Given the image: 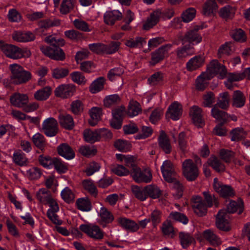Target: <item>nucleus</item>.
Segmentation results:
<instances>
[{
  "label": "nucleus",
  "mask_w": 250,
  "mask_h": 250,
  "mask_svg": "<svg viewBox=\"0 0 250 250\" xmlns=\"http://www.w3.org/2000/svg\"><path fill=\"white\" fill-rule=\"evenodd\" d=\"M140 104L134 100H131L127 109L124 106H121L112 110L113 119L110 122L111 126L115 129L121 128L123 121L125 117L128 116L133 117L139 114L141 111Z\"/></svg>",
  "instance_id": "obj_1"
},
{
  "label": "nucleus",
  "mask_w": 250,
  "mask_h": 250,
  "mask_svg": "<svg viewBox=\"0 0 250 250\" xmlns=\"http://www.w3.org/2000/svg\"><path fill=\"white\" fill-rule=\"evenodd\" d=\"M38 160L40 165L44 168H54L59 173H64L67 170V167L60 158L42 154L39 156Z\"/></svg>",
  "instance_id": "obj_2"
},
{
  "label": "nucleus",
  "mask_w": 250,
  "mask_h": 250,
  "mask_svg": "<svg viewBox=\"0 0 250 250\" xmlns=\"http://www.w3.org/2000/svg\"><path fill=\"white\" fill-rule=\"evenodd\" d=\"M11 104L16 107L22 108L26 112H30L34 111L38 108V104L36 103L28 104V97L24 94L15 93L12 94L10 98Z\"/></svg>",
  "instance_id": "obj_3"
},
{
  "label": "nucleus",
  "mask_w": 250,
  "mask_h": 250,
  "mask_svg": "<svg viewBox=\"0 0 250 250\" xmlns=\"http://www.w3.org/2000/svg\"><path fill=\"white\" fill-rule=\"evenodd\" d=\"M2 52L7 57L13 59L29 57L30 51L26 48H20L17 46L5 43L2 48Z\"/></svg>",
  "instance_id": "obj_4"
},
{
  "label": "nucleus",
  "mask_w": 250,
  "mask_h": 250,
  "mask_svg": "<svg viewBox=\"0 0 250 250\" xmlns=\"http://www.w3.org/2000/svg\"><path fill=\"white\" fill-rule=\"evenodd\" d=\"M201 164V162L199 158L196 160L195 164L191 159H186L183 162V173L188 181H194L198 177L199 170L197 165Z\"/></svg>",
  "instance_id": "obj_5"
},
{
  "label": "nucleus",
  "mask_w": 250,
  "mask_h": 250,
  "mask_svg": "<svg viewBox=\"0 0 250 250\" xmlns=\"http://www.w3.org/2000/svg\"><path fill=\"white\" fill-rule=\"evenodd\" d=\"M84 140L88 143L93 144L99 141L101 137L110 139L112 137V133L108 129L103 128L99 130L85 129L83 132Z\"/></svg>",
  "instance_id": "obj_6"
},
{
  "label": "nucleus",
  "mask_w": 250,
  "mask_h": 250,
  "mask_svg": "<svg viewBox=\"0 0 250 250\" xmlns=\"http://www.w3.org/2000/svg\"><path fill=\"white\" fill-rule=\"evenodd\" d=\"M202 29V26L195 25L188 29L183 36H180L179 39L183 44L188 42L193 46L194 42L197 44L202 41V36L198 32L200 29Z\"/></svg>",
  "instance_id": "obj_7"
},
{
  "label": "nucleus",
  "mask_w": 250,
  "mask_h": 250,
  "mask_svg": "<svg viewBox=\"0 0 250 250\" xmlns=\"http://www.w3.org/2000/svg\"><path fill=\"white\" fill-rule=\"evenodd\" d=\"M116 158L131 168V176L138 183H141V168L135 163L134 158L132 156H125L121 154H116Z\"/></svg>",
  "instance_id": "obj_8"
},
{
  "label": "nucleus",
  "mask_w": 250,
  "mask_h": 250,
  "mask_svg": "<svg viewBox=\"0 0 250 250\" xmlns=\"http://www.w3.org/2000/svg\"><path fill=\"white\" fill-rule=\"evenodd\" d=\"M79 228L89 237L95 240H101L104 238V232L98 225L83 224L80 226Z\"/></svg>",
  "instance_id": "obj_9"
},
{
  "label": "nucleus",
  "mask_w": 250,
  "mask_h": 250,
  "mask_svg": "<svg viewBox=\"0 0 250 250\" xmlns=\"http://www.w3.org/2000/svg\"><path fill=\"white\" fill-rule=\"evenodd\" d=\"M40 50L42 53L51 59L57 61H63L65 58V55L63 50L57 45L51 46H41Z\"/></svg>",
  "instance_id": "obj_10"
},
{
  "label": "nucleus",
  "mask_w": 250,
  "mask_h": 250,
  "mask_svg": "<svg viewBox=\"0 0 250 250\" xmlns=\"http://www.w3.org/2000/svg\"><path fill=\"white\" fill-rule=\"evenodd\" d=\"M207 72L212 77L218 75L221 78H224L226 77L229 78L226 67L220 63L218 60H212L207 67Z\"/></svg>",
  "instance_id": "obj_11"
},
{
  "label": "nucleus",
  "mask_w": 250,
  "mask_h": 250,
  "mask_svg": "<svg viewBox=\"0 0 250 250\" xmlns=\"http://www.w3.org/2000/svg\"><path fill=\"white\" fill-rule=\"evenodd\" d=\"M216 226L220 230L229 231V215L225 209L220 210L216 215Z\"/></svg>",
  "instance_id": "obj_12"
},
{
  "label": "nucleus",
  "mask_w": 250,
  "mask_h": 250,
  "mask_svg": "<svg viewBox=\"0 0 250 250\" xmlns=\"http://www.w3.org/2000/svg\"><path fill=\"white\" fill-rule=\"evenodd\" d=\"M172 44H166L161 46L154 52L151 53V60L150 63L154 65L156 63L164 60L165 56L167 55L168 51L172 47Z\"/></svg>",
  "instance_id": "obj_13"
},
{
  "label": "nucleus",
  "mask_w": 250,
  "mask_h": 250,
  "mask_svg": "<svg viewBox=\"0 0 250 250\" xmlns=\"http://www.w3.org/2000/svg\"><path fill=\"white\" fill-rule=\"evenodd\" d=\"M42 126L44 133L48 137L55 136L58 133V123L53 118L46 119L43 121Z\"/></svg>",
  "instance_id": "obj_14"
},
{
  "label": "nucleus",
  "mask_w": 250,
  "mask_h": 250,
  "mask_svg": "<svg viewBox=\"0 0 250 250\" xmlns=\"http://www.w3.org/2000/svg\"><path fill=\"white\" fill-rule=\"evenodd\" d=\"M164 179L167 182L172 181L177 177V174L172 163L169 160L165 161L161 167Z\"/></svg>",
  "instance_id": "obj_15"
},
{
  "label": "nucleus",
  "mask_w": 250,
  "mask_h": 250,
  "mask_svg": "<svg viewBox=\"0 0 250 250\" xmlns=\"http://www.w3.org/2000/svg\"><path fill=\"white\" fill-rule=\"evenodd\" d=\"M213 188L220 195L224 197H231L234 195L233 189L230 186L224 185L217 178L213 180Z\"/></svg>",
  "instance_id": "obj_16"
},
{
  "label": "nucleus",
  "mask_w": 250,
  "mask_h": 250,
  "mask_svg": "<svg viewBox=\"0 0 250 250\" xmlns=\"http://www.w3.org/2000/svg\"><path fill=\"white\" fill-rule=\"evenodd\" d=\"M158 143L159 147L166 153L169 154L172 150V146L170 139L166 132L161 130L158 138Z\"/></svg>",
  "instance_id": "obj_17"
},
{
  "label": "nucleus",
  "mask_w": 250,
  "mask_h": 250,
  "mask_svg": "<svg viewBox=\"0 0 250 250\" xmlns=\"http://www.w3.org/2000/svg\"><path fill=\"white\" fill-rule=\"evenodd\" d=\"M189 115L195 125L201 127L204 124L203 119V111L199 106L193 105L191 107Z\"/></svg>",
  "instance_id": "obj_18"
},
{
  "label": "nucleus",
  "mask_w": 250,
  "mask_h": 250,
  "mask_svg": "<svg viewBox=\"0 0 250 250\" xmlns=\"http://www.w3.org/2000/svg\"><path fill=\"white\" fill-rule=\"evenodd\" d=\"M75 91V86L72 84H62L58 87L55 94L57 97L62 98H68L72 96Z\"/></svg>",
  "instance_id": "obj_19"
},
{
  "label": "nucleus",
  "mask_w": 250,
  "mask_h": 250,
  "mask_svg": "<svg viewBox=\"0 0 250 250\" xmlns=\"http://www.w3.org/2000/svg\"><path fill=\"white\" fill-rule=\"evenodd\" d=\"M9 69L14 78H31V73L25 70L20 65L14 63L9 65Z\"/></svg>",
  "instance_id": "obj_20"
},
{
  "label": "nucleus",
  "mask_w": 250,
  "mask_h": 250,
  "mask_svg": "<svg viewBox=\"0 0 250 250\" xmlns=\"http://www.w3.org/2000/svg\"><path fill=\"white\" fill-rule=\"evenodd\" d=\"M192 199L193 201L192 207L194 212L199 216L205 215L208 207L202 200L201 197H193Z\"/></svg>",
  "instance_id": "obj_21"
},
{
  "label": "nucleus",
  "mask_w": 250,
  "mask_h": 250,
  "mask_svg": "<svg viewBox=\"0 0 250 250\" xmlns=\"http://www.w3.org/2000/svg\"><path fill=\"white\" fill-rule=\"evenodd\" d=\"M182 113V106L177 102L172 103L168 107L166 115H169L170 118L173 120L176 121L179 119Z\"/></svg>",
  "instance_id": "obj_22"
},
{
  "label": "nucleus",
  "mask_w": 250,
  "mask_h": 250,
  "mask_svg": "<svg viewBox=\"0 0 250 250\" xmlns=\"http://www.w3.org/2000/svg\"><path fill=\"white\" fill-rule=\"evenodd\" d=\"M57 151L59 155L68 160L73 159L75 156L71 147L65 143L62 144L58 146Z\"/></svg>",
  "instance_id": "obj_23"
},
{
  "label": "nucleus",
  "mask_w": 250,
  "mask_h": 250,
  "mask_svg": "<svg viewBox=\"0 0 250 250\" xmlns=\"http://www.w3.org/2000/svg\"><path fill=\"white\" fill-rule=\"evenodd\" d=\"M162 15V12L160 9H157L151 13L149 18L147 19L146 22L143 25L144 29L148 30L156 25L159 21Z\"/></svg>",
  "instance_id": "obj_24"
},
{
  "label": "nucleus",
  "mask_w": 250,
  "mask_h": 250,
  "mask_svg": "<svg viewBox=\"0 0 250 250\" xmlns=\"http://www.w3.org/2000/svg\"><path fill=\"white\" fill-rule=\"evenodd\" d=\"M59 120L61 125L66 129L71 130L75 126L73 118L70 114H60Z\"/></svg>",
  "instance_id": "obj_25"
},
{
  "label": "nucleus",
  "mask_w": 250,
  "mask_h": 250,
  "mask_svg": "<svg viewBox=\"0 0 250 250\" xmlns=\"http://www.w3.org/2000/svg\"><path fill=\"white\" fill-rule=\"evenodd\" d=\"M122 18V14L118 10L107 11L104 14V21L108 25H113L115 21L120 20Z\"/></svg>",
  "instance_id": "obj_26"
},
{
  "label": "nucleus",
  "mask_w": 250,
  "mask_h": 250,
  "mask_svg": "<svg viewBox=\"0 0 250 250\" xmlns=\"http://www.w3.org/2000/svg\"><path fill=\"white\" fill-rule=\"evenodd\" d=\"M12 37L14 40L19 42H31L35 39L34 34L30 32H15L13 34Z\"/></svg>",
  "instance_id": "obj_27"
},
{
  "label": "nucleus",
  "mask_w": 250,
  "mask_h": 250,
  "mask_svg": "<svg viewBox=\"0 0 250 250\" xmlns=\"http://www.w3.org/2000/svg\"><path fill=\"white\" fill-rule=\"evenodd\" d=\"M205 62L203 57L198 55L190 59L187 63L186 67L189 71L195 70L201 67Z\"/></svg>",
  "instance_id": "obj_28"
},
{
  "label": "nucleus",
  "mask_w": 250,
  "mask_h": 250,
  "mask_svg": "<svg viewBox=\"0 0 250 250\" xmlns=\"http://www.w3.org/2000/svg\"><path fill=\"white\" fill-rule=\"evenodd\" d=\"M176 52L177 57L179 59H182L193 54L194 48L192 44H185L182 47H178Z\"/></svg>",
  "instance_id": "obj_29"
},
{
  "label": "nucleus",
  "mask_w": 250,
  "mask_h": 250,
  "mask_svg": "<svg viewBox=\"0 0 250 250\" xmlns=\"http://www.w3.org/2000/svg\"><path fill=\"white\" fill-rule=\"evenodd\" d=\"M246 103V97L240 90L234 91L232 95V106L237 108L243 107Z\"/></svg>",
  "instance_id": "obj_30"
},
{
  "label": "nucleus",
  "mask_w": 250,
  "mask_h": 250,
  "mask_svg": "<svg viewBox=\"0 0 250 250\" xmlns=\"http://www.w3.org/2000/svg\"><path fill=\"white\" fill-rule=\"evenodd\" d=\"M118 223L125 229L131 231H135L139 228L138 225L134 221L125 217H119L118 219Z\"/></svg>",
  "instance_id": "obj_31"
},
{
  "label": "nucleus",
  "mask_w": 250,
  "mask_h": 250,
  "mask_svg": "<svg viewBox=\"0 0 250 250\" xmlns=\"http://www.w3.org/2000/svg\"><path fill=\"white\" fill-rule=\"evenodd\" d=\"M180 244L183 249L188 248L192 243L195 242L194 237L189 233L186 232H179Z\"/></svg>",
  "instance_id": "obj_32"
},
{
  "label": "nucleus",
  "mask_w": 250,
  "mask_h": 250,
  "mask_svg": "<svg viewBox=\"0 0 250 250\" xmlns=\"http://www.w3.org/2000/svg\"><path fill=\"white\" fill-rule=\"evenodd\" d=\"M218 5L215 0H207L205 3L203 8V14L206 16L211 14L214 15L217 9Z\"/></svg>",
  "instance_id": "obj_33"
},
{
  "label": "nucleus",
  "mask_w": 250,
  "mask_h": 250,
  "mask_svg": "<svg viewBox=\"0 0 250 250\" xmlns=\"http://www.w3.org/2000/svg\"><path fill=\"white\" fill-rule=\"evenodd\" d=\"M204 237L213 246H217L222 243L221 239L211 229H207L203 232Z\"/></svg>",
  "instance_id": "obj_34"
},
{
  "label": "nucleus",
  "mask_w": 250,
  "mask_h": 250,
  "mask_svg": "<svg viewBox=\"0 0 250 250\" xmlns=\"http://www.w3.org/2000/svg\"><path fill=\"white\" fill-rule=\"evenodd\" d=\"M36 198L40 202L47 204L53 199L50 192L45 188H41L36 193Z\"/></svg>",
  "instance_id": "obj_35"
},
{
  "label": "nucleus",
  "mask_w": 250,
  "mask_h": 250,
  "mask_svg": "<svg viewBox=\"0 0 250 250\" xmlns=\"http://www.w3.org/2000/svg\"><path fill=\"white\" fill-rule=\"evenodd\" d=\"M51 93V88L49 86H45L35 92L34 96L38 101H45L49 97Z\"/></svg>",
  "instance_id": "obj_36"
},
{
  "label": "nucleus",
  "mask_w": 250,
  "mask_h": 250,
  "mask_svg": "<svg viewBox=\"0 0 250 250\" xmlns=\"http://www.w3.org/2000/svg\"><path fill=\"white\" fill-rule=\"evenodd\" d=\"M76 2V0H62L60 8V13L63 15L68 14L74 8Z\"/></svg>",
  "instance_id": "obj_37"
},
{
  "label": "nucleus",
  "mask_w": 250,
  "mask_h": 250,
  "mask_svg": "<svg viewBox=\"0 0 250 250\" xmlns=\"http://www.w3.org/2000/svg\"><path fill=\"white\" fill-rule=\"evenodd\" d=\"M229 100L230 97L228 92H225L220 93L219 99L214 105H216L222 109H226L229 107Z\"/></svg>",
  "instance_id": "obj_38"
},
{
  "label": "nucleus",
  "mask_w": 250,
  "mask_h": 250,
  "mask_svg": "<svg viewBox=\"0 0 250 250\" xmlns=\"http://www.w3.org/2000/svg\"><path fill=\"white\" fill-rule=\"evenodd\" d=\"M225 210L229 215L230 213H233L236 211L238 212V214H241L243 211V203L241 201L239 202L231 201L228 205L227 209Z\"/></svg>",
  "instance_id": "obj_39"
},
{
  "label": "nucleus",
  "mask_w": 250,
  "mask_h": 250,
  "mask_svg": "<svg viewBox=\"0 0 250 250\" xmlns=\"http://www.w3.org/2000/svg\"><path fill=\"white\" fill-rule=\"evenodd\" d=\"M101 168L100 165L95 161H92L88 163L83 169V173L87 176L93 175L95 173L99 171Z\"/></svg>",
  "instance_id": "obj_40"
},
{
  "label": "nucleus",
  "mask_w": 250,
  "mask_h": 250,
  "mask_svg": "<svg viewBox=\"0 0 250 250\" xmlns=\"http://www.w3.org/2000/svg\"><path fill=\"white\" fill-rule=\"evenodd\" d=\"M77 208L82 211L88 212L92 209L91 202L88 198H79L76 201Z\"/></svg>",
  "instance_id": "obj_41"
},
{
  "label": "nucleus",
  "mask_w": 250,
  "mask_h": 250,
  "mask_svg": "<svg viewBox=\"0 0 250 250\" xmlns=\"http://www.w3.org/2000/svg\"><path fill=\"white\" fill-rule=\"evenodd\" d=\"M208 163L209 166L218 172L224 171L225 170V165L216 157L211 156L208 160Z\"/></svg>",
  "instance_id": "obj_42"
},
{
  "label": "nucleus",
  "mask_w": 250,
  "mask_h": 250,
  "mask_svg": "<svg viewBox=\"0 0 250 250\" xmlns=\"http://www.w3.org/2000/svg\"><path fill=\"white\" fill-rule=\"evenodd\" d=\"M89 114L90 119L89 120V124L91 126L96 125L101 119V109L97 107H94L90 110Z\"/></svg>",
  "instance_id": "obj_43"
},
{
  "label": "nucleus",
  "mask_w": 250,
  "mask_h": 250,
  "mask_svg": "<svg viewBox=\"0 0 250 250\" xmlns=\"http://www.w3.org/2000/svg\"><path fill=\"white\" fill-rule=\"evenodd\" d=\"M84 189L87 190L91 195L96 197L98 194V190L94 181L91 179H84L82 182Z\"/></svg>",
  "instance_id": "obj_44"
},
{
  "label": "nucleus",
  "mask_w": 250,
  "mask_h": 250,
  "mask_svg": "<svg viewBox=\"0 0 250 250\" xmlns=\"http://www.w3.org/2000/svg\"><path fill=\"white\" fill-rule=\"evenodd\" d=\"M13 161L15 164L20 166L26 165L28 162L24 153L20 150L14 152L13 156Z\"/></svg>",
  "instance_id": "obj_45"
},
{
  "label": "nucleus",
  "mask_w": 250,
  "mask_h": 250,
  "mask_svg": "<svg viewBox=\"0 0 250 250\" xmlns=\"http://www.w3.org/2000/svg\"><path fill=\"white\" fill-rule=\"evenodd\" d=\"M99 215L102 221L105 224L111 223L114 219L112 213L104 207L101 208Z\"/></svg>",
  "instance_id": "obj_46"
},
{
  "label": "nucleus",
  "mask_w": 250,
  "mask_h": 250,
  "mask_svg": "<svg viewBox=\"0 0 250 250\" xmlns=\"http://www.w3.org/2000/svg\"><path fill=\"white\" fill-rule=\"evenodd\" d=\"M161 230L163 234L167 237L173 238L175 235V230L170 222L168 221L163 223Z\"/></svg>",
  "instance_id": "obj_47"
},
{
  "label": "nucleus",
  "mask_w": 250,
  "mask_h": 250,
  "mask_svg": "<svg viewBox=\"0 0 250 250\" xmlns=\"http://www.w3.org/2000/svg\"><path fill=\"white\" fill-rule=\"evenodd\" d=\"M231 42H226L224 44L221 45L218 48L217 51V57L218 58H221L223 55L229 56L232 52Z\"/></svg>",
  "instance_id": "obj_48"
},
{
  "label": "nucleus",
  "mask_w": 250,
  "mask_h": 250,
  "mask_svg": "<svg viewBox=\"0 0 250 250\" xmlns=\"http://www.w3.org/2000/svg\"><path fill=\"white\" fill-rule=\"evenodd\" d=\"M188 138L184 132H180L178 137V147L183 153L186 152L188 150Z\"/></svg>",
  "instance_id": "obj_49"
},
{
  "label": "nucleus",
  "mask_w": 250,
  "mask_h": 250,
  "mask_svg": "<svg viewBox=\"0 0 250 250\" xmlns=\"http://www.w3.org/2000/svg\"><path fill=\"white\" fill-rule=\"evenodd\" d=\"M147 194L150 197L156 199L159 197L160 195V190L157 187H153L151 185L146 186L143 191L142 194Z\"/></svg>",
  "instance_id": "obj_50"
},
{
  "label": "nucleus",
  "mask_w": 250,
  "mask_h": 250,
  "mask_svg": "<svg viewBox=\"0 0 250 250\" xmlns=\"http://www.w3.org/2000/svg\"><path fill=\"white\" fill-rule=\"evenodd\" d=\"M172 181L167 182L171 184L172 188L175 190L176 193L174 196L177 198H180L183 195L184 187L183 185L177 179L176 177L174 178Z\"/></svg>",
  "instance_id": "obj_51"
},
{
  "label": "nucleus",
  "mask_w": 250,
  "mask_h": 250,
  "mask_svg": "<svg viewBox=\"0 0 250 250\" xmlns=\"http://www.w3.org/2000/svg\"><path fill=\"white\" fill-rule=\"evenodd\" d=\"M218 106L214 105L211 110V114L212 116L220 121H225L228 118L227 113L222 110H220L218 108Z\"/></svg>",
  "instance_id": "obj_52"
},
{
  "label": "nucleus",
  "mask_w": 250,
  "mask_h": 250,
  "mask_svg": "<svg viewBox=\"0 0 250 250\" xmlns=\"http://www.w3.org/2000/svg\"><path fill=\"white\" fill-rule=\"evenodd\" d=\"M105 79H95L89 86V91L93 94H96L101 91L104 86V81Z\"/></svg>",
  "instance_id": "obj_53"
},
{
  "label": "nucleus",
  "mask_w": 250,
  "mask_h": 250,
  "mask_svg": "<svg viewBox=\"0 0 250 250\" xmlns=\"http://www.w3.org/2000/svg\"><path fill=\"white\" fill-rule=\"evenodd\" d=\"M232 141H239L244 138L246 134L242 128H236L233 129L230 133Z\"/></svg>",
  "instance_id": "obj_54"
},
{
  "label": "nucleus",
  "mask_w": 250,
  "mask_h": 250,
  "mask_svg": "<svg viewBox=\"0 0 250 250\" xmlns=\"http://www.w3.org/2000/svg\"><path fill=\"white\" fill-rule=\"evenodd\" d=\"M169 218L173 221L181 222L185 225L188 224V219L185 215L176 211L171 212L169 214Z\"/></svg>",
  "instance_id": "obj_55"
},
{
  "label": "nucleus",
  "mask_w": 250,
  "mask_h": 250,
  "mask_svg": "<svg viewBox=\"0 0 250 250\" xmlns=\"http://www.w3.org/2000/svg\"><path fill=\"white\" fill-rule=\"evenodd\" d=\"M195 15V9L194 8H189L182 14V20L185 22H188L194 18Z\"/></svg>",
  "instance_id": "obj_56"
},
{
  "label": "nucleus",
  "mask_w": 250,
  "mask_h": 250,
  "mask_svg": "<svg viewBox=\"0 0 250 250\" xmlns=\"http://www.w3.org/2000/svg\"><path fill=\"white\" fill-rule=\"evenodd\" d=\"M45 185L46 188L50 189L53 192H56L58 184L57 180L53 176H49L46 178Z\"/></svg>",
  "instance_id": "obj_57"
},
{
  "label": "nucleus",
  "mask_w": 250,
  "mask_h": 250,
  "mask_svg": "<svg viewBox=\"0 0 250 250\" xmlns=\"http://www.w3.org/2000/svg\"><path fill=\"white\" fill-rule=\"evenodd\" d=\"M120 97L117 94L106 96L104 100V104L105 106L109 107L117 104L120 101Z\"/></svg>",
  "instance_id": "obj_58"
},
{
  "label": "nucleus",
  "mask_w": 250,
  "mask_h": 250,
  "mask_svg": "<svg viewBox=\"0 0 250 250\" xmlns=\"http://www.w3.org/2000/svg\"><path fill=\"white\" fill-rule=\"evenodd\" d=\"M83 104L81 101L77 100L71 103V110L73 114H80L83 111Z\"/></svg>",
  "instance_id": "obj_59"
},
{
  "label": "nucleus",
  "mask_w": 250,
  "mask_h": 250,
  "mask_svg": "<svg viewBox=\"0 0 250 250\" xmlns=\"http://www.w3.org/2000/svg\"><path fill=\"white\" fill-rule=\"evenodd\" d=\"M233 8L230 5H227L220 9L219 16L223 19L231 18L233 16Z\"/></svg>",
  "instance_id": "obj_60"
},
{
  "label": "nucleus",
  "mask_w": 250,
  "mask_h": 250,
  "mask_svg": "<svg viewBox=\"0 0 250 250\" xmlns=\"http://www.w3.org/2000/svg\"><path fill=\"white\" fill-rule=\"evenodd\" d=\"M62 198L66 202H72L74 199V195L71 190L68 187L65 188L61 192Z\"/></svg>",
  "instance_id": "obj_61"
},
{
  "label": "nucleus",
  "mask_w": 250,
  "mask_h": 250,
  "mask_svg": "<svg viewBox=\"0 0 250 250\" xmlns=\"http://www.w3.org/2000/svg\"><path fill=\"white\" fill-rule=\"evenodd\" d=\"M7 17L9 21L11 22H19L21 21V14L14 8L9 10Z\"/></svg>",
  "instance_id": "obj_62"
},
{
  "label": "nucleus",
  "mask_w": 250,
  "mask_h": 250,
  "mask_svg": "<svg viewBox=\"0 0 250 250\" xmlns=\"http://www.w3.org/2000/svg\"><path fill=\"white\" fill-rule=\"evenodd\" d=\"M233 39L239 42H244L246 40V36L245 32L241 29H237L234 31L232 34Z\"/></svg>",
  "instance_id": "obj_63"
},
{
  "label": "nucleus",
  "mask_w": 250,
  "mask_h": 250,
  "mask_svg": "<svg viewBox=\"0 0 250 250\" xmlns=\"http://www.w3.org/2000/svg\"><path fill=\"white\" fill-rule=\"evenodd\" d=\"M203 100V104L205 107H211L212 104L215 102L214 94L211 92H209L204 96Z\"/></svg>",
  "instance_id": "obj_64"
}]
</instances>
